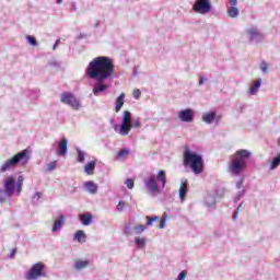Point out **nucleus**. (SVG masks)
Here are the masks:
<instances>
[{
	"label": "nucleus",
	"mask_w": 280,
	"mask_h": 280,
	"mask_svg": "<svg viewBox=\"0 0 280 280\" xmlns=\"http://www.w3.org/2000/svg\"><path fill=\"white\" fill-rule=\"evenodd\" d=\"M132 113L125 110L122 114V120L119 127V133L122 137H126L130 133V130H132Z\"/></svg>",
	"instance_id": "obj_6"
},
{
	"label": "nucleus",
	"mask_w": 280,
	"mask_h": 280,
	"mask_svg": "<svg viewBox=\"0 0 280 280\" xmlns=\"http://www.w3.org/2000/svg\"><path fill=\"white\" fill-rule=\"evenodd\" d=\"M192 10L197 14H209L213 10V5L211 4V0H196Z\"/></svg>",
	"instance_id": "obj_7"
},
{
	"label": "nucleus",
	"mask_w": 280,
	"mask_h": 280,
	"mask_svg": "<svg viewBox=\"0 0 280 280\" xmlns=\"http://www.w3.org/2000/svg\"><path fill=\"white\" fill-rule=\"evenodd\" d=\"M26 40H27V43H30L32 45V47H36L38 45L36 37H34L32 35H27Z\"/></svg>",
	"instance_id": "obj_33"
},
{
	"label": "nucleus",
	"mask_w": 280,
	"mask_h": 280,
	"mask_svg": "<svg viewBox=\"0 0 280 280\" xmlns=\"http://www.w3.org/2000/svg\"><path fill=\"white\" fill-rule=\"evenodd\" d=\"M14 255H16V248H13L9 254V259H14Z\"/></svg>",
	"instance_id": "obj_47"
},
{
	"label": "nucleus",
	"mask_w": 280,
	"mask_h": 280,
	"mask_svg": "<svg viewBox=\"0 0 280 280\" xmlns=\"http://www.w3.org/2000/svg\"><path fill=\"white\" fill-rule=\"evenodd\" d=\"M260 71H262V73H268V63L266 61H261Z\"/></svg>",
	"instance_id": "obj_40"
},
{
	"label": "nucleus",
	"mask_w": 280,
	"mask_h": 280,
	"mask_svg": "<svg viewBox=\"0 0 280 280\" xmlns=\"http://www.w3.org/2000/svg\"><path fill=\"white\" fill-rule=\"evenodd\" d=\"M156 220H159V217L156 215L154 217L147 215V226H152V223L156 222Z\"/></svg>",
	"instance_id": "obj_36"
},
{
	"label": "nucleus",
	"mask_w": 280,
	"mask_h": 280,
	"mask_svg": "<svg viewBox=\"0 0 280 280\" xmlns=\"http://www.w3.org/2000/svg\"><path fill=\"white\" fill-rule=\"evenodd\" d=\"M65 0H57L58 5H60Z\"/></svg>",
	"instance_id": "obj_59"
},
{
	"label": "nucleus",
	"mask_w": 280,
	"mask_h": 280,
	"mask_svg": "<svg viewBox=\"0 0 280 280\" xmlns=\"http://www.w3.org/2000/svg\"><path fill=\"white\" fill-rule=\"evenodd\" d=\"M125 185L128 187V189H135V179L132 178L126 179Z\"/></svg>",
	"instance_id": "obj_37"
},
{
	"label": "nucleus",
	"mask_w": 280,
	"mask_h": 280,
	"mask_svg": "<svg viewBox=\"0 0 280 280\" xmlns=\"http://www.w3.org/2000/svg\"><path fill=\"white\" fill-rule=\"evenodd\" d=\"M40 278H47V266L43 262L34 264L31 269L26 272L27 280H37Z\"/></svg>",
	"instance_id": "obj_5"
},
{
	"label": "nucleus",
	"mask_w": 280,
	"mask_h": 280,
	"mask_svg": "<svg viewBox=\"0 0 280 280\" xmlns=\"http://www.w3.org/2000/svg\"><path fill=\"white\" fill-rule=\"evenodd\" d=\"M147 226L145 225H138L133 228V231L136 232V235H141V233H143V231H145Z\"/></svg>",
	"instance_id": "obj_35"
},
{
	"label": "nucleus",
	"mask_w": 280,
	"mask_h": 280,
	"mask_svg": "<svg viewBox=\"0 0 280 280\" xmlns=\"http://www.w3.org/2000/svg\"><path fill=\"white\" fill-rule=\"evenodd\" d=\"M178 117L180 121H184L186 124H191L194 121V109L186 108L178 113Z\"/></svg>",
	"instance_id": "obj_11"
},
{
	"label": "nucleus",
	"mask_w": 280,
	"mask_h": 280,
	"mask_svg": "<svg viewBox=\"0 0 280 280\" xmlns=\"http://www.w3.org/2000/svg\"><path fill=\"white\" fill-rule=\"evenodd\" d=\"M89 266H91V261L89 260H77L73 264V269L80 272V270H84V268H89Z\"/></svg>",
	"instance_id": "obj_16"
},
{
	"label": "nucleus",
	"mask_w": 280,
	"mask_h": 280,
	"mask_svg": "<svg viewBox=\"0 0 280 280\" xmlns=\"http://www.w3.org/2000/svg\"><path fill=\"white\" fill-rule=\"evenodd\" d=\"M43 197V192H35V195L33 196V205H36V202H38V200H40V198Z\"/></svg>",
	"instance_id": "obj_38"
},
{
	"label": "nucleus",
	"mask_w": 280,
	"mask_h": 280,
	"mask_svg": "<svg viewBox=\"0 0 280 280\" xmlns=\"http://www.w3.org/2000/svg\"><path fill=\"white\" fill-rule=\"evenodd\" d=\"M186 277H187V271H182L179 272L176 280H185Z\"/></svg>",
	"instance_id": "obj_44"
},
{
	"label": "nucleus",
	"mask_w": 280,
	"mask_h": 280,
	"mask_svg": "<svg viewBox=\"0 0 280 280\" xmlns=\"http://www.w3.org/2000/svg\"><path fill=\"white\" fill-rule=\"evenodd\" d=\"M128 156H130V150L128 149H121L117 155L116 159L117 161H121V159H128Z\"/></svg>",
	"instance_id": "obj_25"
},
{
	"label": "nucleus",
	"mask_w": 280,
	"mask_h": 280,
	"mask_svg": "<svg viewBox=\"0 0 280 280\" xmlns=\"http://www.w3.org/2000/svg\"><path fill=\"white\" fill-rule=\"evenodd\" d=\"M249 156H253V153L246 149H241L235 152V154L230 156V165L228 172L233 174V176H240L244 170L247 167L246 161Z\"/></svg>",
	"instance_id": "obj_2"
},
{
	"label": "nucleus",
	"mask_w": 280,
	"mask_h": 280,
	"mask_svg": "<svg viewBox=\"0 0 280 280\" xmlns=\"http://www.w3.org/2000/svg\"><path fill=\"white\" fill-rule=\"evenodd\" d=\"M67 152H69V140L62 138L57 147V154L59 156H66Z\"/></svg>",
	"instance_id": "obj_13"
},
{
	"label": "nucleus",
	"mask_w": 280,
	"mask_h": 280,
	"mask_svg": "<svg viewBox=\"0 0 280 280\" xmlns=\"http://www.w3.org/2000/svg\"><path fill=\"white\" fill-rule=\"evenodd\" d=\"M73 240L74 242H79V244H84V242H86V233L82 230H78L74 233Z\"/></svg>",
	"instance_id": "obj_17"
},
{
	"label": "nucleus",
	"mask_w": 280,
	"mask_h": 280,
	"mask_svg": "<svg viewBox=\"0 0 280 280\" xmlns=\"http://www.w3.org/2000/svg\"><path fill=\"white\" fill-rule=\"evenodd\" d=\"M82 38H86V35H85V34H79V35H78V39H79V40H82Z\"/></svg>",
	"instance_id": "obj_57"
},
{
	"label": "nucleus",
	"mask_w": 280,
	"mask_h": 280,
	"mask_svg": "<svg viewBox=\"0 0 280 280\" xmlns=\"http://www.w3.org/2000/svg\"><path fill=\"white\" fill-rule=\"evenodd\" d=\"M243 185H244V178H242L240 182L236 183V188L242 189Z\"/></svg>",
	"instance_id": "obj_48"
},
{
	"label": "nucleus",
	"mask_w": 280,
	"mask_h": 280,
	"mask_svg": "<svg viewBox=\"0 0 280 280\" xmlns=\"http://www.w3.org/2000/svg\"><path fill=\"white\" fill-rule=\"evenodd\" d=\"M130 124L132 128H141V121L139 119H132Z\"/></svg>",
	"instance_id": "obj_41"
},
{
	"label": "nucleus",
	"mask_w": 280,
	"mask_h": 280,
	"mask_svg": "<svg viewBox=\"0 0 280 280\" xmlns=\"http://www.w3.org/2000/svg\"><path fill=\"white\" fill-rule=\"evenodd\" d=\"M58 45H60V39H57L52 46V49L56 50V47H58Z\"/></svg>",
	"instance_id": "obj_54"
},
{
	"label": "nucleus",
	"mask_w": 280,
	"mask_h": 280,
	"mask_svg": "<svg viewBox=\"0 0 280 280\" xmlns=\"http://www.w3.org/2000/svg\"><path fill=\"white\" fill-rule=\"evenodd\" d=\"M86 73L91 80H96L93 88V94L97 97L100 93H104V91L108 89V84H104V81L112 78L113 73H115L113 59L104 56L94 58L89 63Z\"/></svg>",
	"instance_id": "obj_1"
},
{
	"label": "nucleus",
	"mask_w": 280,
	"mask_h": 280,
	"mask_svg": "<svg viewBox=\"0 0 280 280\" xmlns=\"http://www.w3.org/2000/svg\"><path fill=\"white\" fill-rule=\"evenodd\" d=\"M261 86V79H257L253 85L249 88V95H257L259 93V89Z\"/></svg>",
	"instance_id": "obj_19"
},
{
	"label": "nucleus",
	"mask_w": 280,
	"mask_h": 280,
	"mask_svg": "<svg viewBox=\"0 0 280 280\" xmlns=\"http://www.w3.org/2000/svg\"><path fill=\"white\" fill-rule=\"evenodd\" d=\"M242 202L238 205V207H237V209H238V211H240V209H242Z\"/></svg>",
	"instance_id": "obj_60"
},
{
	"label": "nucleus",
	"mask_w": 280,
	"mask_h": 280,
	"mask_svg": "<svg viewBox=\"0 0 280 280\" xmlns=\"http://www.w3.org/2000/svg\"><path fill=\"white\" fill-rule=\"evenodd\" d=\"M79 220L83 226H91L93 223V214H91V212L79 214Z\"/></svg>",
	"instance_id": "obj_14"
},
{
	"label": "nucleus",
	"mask_w": 280,
	"mask_h": 280,
	"mask_svg": "<svg viewBox=\"0 0 280 280\" xmlns=\"http://www.w3.org/2000/svg\"><path fill=\"white\" fill-rule=\"evenodd\" d=\"M187 179H182V185L179 187V198L183 202V200H185V196H187Z\"/></svg>",
	"instance_id": "obj_20"
},
{
	"label": "nucleus",
	"mask_w": 280,
	"mask_h": 280,
	"mask_svg": "<svg viewBox=\"0 0 280 280\" xmlns=\"http://www.w3.org/2000/svg\"><path fill=\"white\" fill-rule=\"evenodd\" d=\"M124 235H132V223L127 222L125 223V228H124Z\"/></svg>",
	"instance_id": "obj_30"
},
{
	"label": "nucleus",
	"mask_w": 280,
	"mask_h": 280,
	"mask_svg": "<svg viewBox=\"0 0 280 280\" xmlns=\"http://www.w3.org/2000/svg\"><path fill=\"white\" fill-rule=\"evenodd\" d=\"M25 180V177H23V175H20L18 177L16 184L15 185H23V182Z\"/></svg>",
	"instance_id": "obj_45"
},
{
	"label": "nucleus",
	"mask_w": 280,
	"mask_h": 280,
	"mask_svg": "<svg viewBox=\"0 0 280 280\" xmlns=\"http://www.w3.org/2000/svg\"><path fill=\"white\" fill-rule=\"evenodd\" d=\"M229 3L232 8H235V5H237V0H229Z\"/></svg>",
	"instance_id": "obj_52"
},
{
	"label": "nucleus",
	"mask_w": 280,
	"mask_h": 280,
	"mask_svg": "<svg viewBox=\"0 0 280 280\" xmlns=\"http://www.w3.org/2000/svg\"><path fill=\"white\" fill-rule=\"evenodd\" d=\"M61 102L62 104H67V106H71L74 110L80 108V101L71 92H63L61 94Z\"/></svg>",
	"instance_id": "obj_8"
},
{
	"label": "nucleus",
	"mask_w": 280,
	"mask_h": 280,
	"mask_svg": "<svg viewBox=\"0 0 280 280\" xmlns=\"http://www.w3.org/2000/svg\"><path fill=\"white\" fill-rule=\"evenodd\" d=\"M278 145H280V137H279V139H278Z\"/></svg>",
	"instance_id": "obj_61"
},
{
	"label": "nucleus",
	"mask_w": 280,
	"mask_h": 280,
	"mask_svg": "<svg viewBox=\"0 0 280 280\" xmlns=\"http://www.w3.org/2000/svg\"><path fill=\"white\" fill-rule=\"evenodd\" d=\"M205 202H206V206L209 208L215 207V196L207 195Z\"/></svg>",
	"instance_id": "obj_28"
},
{
	"label": "nucleus",
	"mask_w": 280,
	"mask_h": 280,
	"mask_svg": "<svg viewBox=\"0 0 280 280\" xmlns=\"http://www.w3.org/2000/svg\"><path fill=\"white\" fill-rule=\"evenodd\" d=\"M77 152L79 154L77 161L79 163H84V156L86 155V153L80 149H77Z\"/></svg>",
	"instance_id": "obj_34"
},
{
	"label": "nucleus",
	"mask_w": 280,
	"mask_h": 280,
	"mask_svg": "<svg viewBox=\"0 0 280 280\" xmlns=\"http://www.w3.org/2000/svg\"><path fill=\"white\" fill-rule=\"evenodd\" d=\"M126 97V94H120L115 103V110L116 113H119V110H121L122 106H124V100Z\"/></svg>",
	"instance_id": "obj_21"
},
{
	"label": "nucleus",
	"mask_w": 280,
	"mask_h": 280,
	"mask_svg": "<svg viewBox=\"0 0 280 280\" xmlns=\"http://www.w3.org/2000/svg\"><path fill=\"white\" fill-rule=\"evenodd\" d=\"M78 10V4L75 2H72L71 11L75 12Z\"/></svg>",
	"instance_id": "obj_53"
},
{
	"label": "nucleus",
	"mask_w": 280,
	"mask_h": 280,
	"mask_svg": "<svg viewBox=\"0 0 280 280\" xmlns=\"http://www.w3.org/2000/svg\"><path fill=\"white\" fill-rule=\"evenodd\" d=\"M228 14L231 19H237V16H240V9H237V7H230Z\"/></svg>",
	"instance_id": "obj_24"
},
{
	"label": "nucleus",
	"mask_w": 280,
	"mask_h": 280,
	"mask_svg": "<svg viewBox=\"0 0 280 280\" xmlns=\"http://www.w3.org/2000/svg\"><path fill=\"white\" fill-rule=\"evenodd\" d=\"M145 238H141V237H139V236H137L136 238H135V243L138 245V248H145Z\"/></svg>",
	"instance_id": "obj_31"
},
{
	"label": "nucleus",
	"mask_w": 280,
	"mask_h": 280,
	"mask_svg": "<svg viewBox=\"0 0 280 280\" xmlns=\"http://www.w3.org/2000/svg\"><path fill=\"white\" fill-rule=\"evenodd\" d=\"M144 187L148 189L149 194H156V191H159V183L156 182V177L151 175L148 179H145Z\"/></svg>",
	"instance_id": "obj_9"
},
{
	"label": "nucleus",
	"mask_w": 280,
	"mask_h": 280,
	"mask_svg": "<svg viewBox=\"0 0 280 280\" xmlns=\"http://www.w3.org/2000/svg\"><path fill=\"white\" fill-rule=\"evenodd\" d=\"M50 66L51 67H60V63H58V61H52V62H50Z\"/></svg>",
	"instance_id": "obj_56"
},
{
	"label": "nucleus",
	"mask_w": 280,
	"mask_h": 280,
	"mask_svg": "<svg viewBox=\"0 0 280 280\" xmlns=\"http://www.w3.org/2000/svg\"><path fill=\"white\" fill-rule=\"evenodd\" d=\"M30 152L28 149H24L18 154H15L13 158L7 160L0 167V173L5 174V172H10L11 170H14L16 165L22 163V165H26V163L30 161V155L27 153Z\"/></svg>",
	"instance_id": "obj_4"
},
{
	"label": "nucleus",
	"mask_w": 280,
	"mask_h": 280,
	"mask_svg": "<svg viewBox=\"0 0 280 280\" xmlns=\"http://www.w3.org/2000/svg\"><path fill=\"white\" fill-rule=\"evenodd\" d=\"M3 189L7 194H12L14 196V190L16 189V182L13 176H8L3 180Z\"/></svg>",
	"instance_id": "obj_10"
},
{
	"label": "nucleus",
	"mask_w": 280,
	"mask_h": 280,
	"mask_svg": "<svg viewBox=\"0 0 280 280\" xmlns=\"http://www.w3.org/2000/svg\"><path fill=\"white\" fill-rule=\"evenodd\" d=\"M95 161H91L89 162L85 166H84V173L85 174H93V172L95 171Z\"/></svg>",
	"instance_id": "obj_27"
},
{
	"label": "nucleus",
	"mask_w": 280,
	"mask_h": 280,
	"mask_svg": "<svg viewBox=\"0 0 280 280\" xmlns=\"http://www.w3.org/2000/svg\"><path fill=\"white\" fill-rule=\"evenodd\" d=\"M244 194H246V190H240L237 192V195L235 196V198H234V202H237V201L242 200Z\"/></svg>",
	"instance_id": "obj_39"
},
{
	"label": "nucleus",
	"mask_w": 280,
	"mask_h": 280,
	"mask_svg": "<svg viewBox=\"0 0 280 280\" xmlns=\"http://www.w3.org/2000/svg\"><path fill=\"white\" fill-rule=\"evenodd\" d=\"M83 187L88 194H92V195L97 194L98 186L93 180L85 182L83 184Z\"/></svg>",
	"instance_id": "obj_15"
},
{
	"label": "nucleus",
	"mask_w": 280,
	"mask_h": 280,
	"mask_svg": "<svg viewBox=\"0 0 280 280\" xmlns=\"http://www.w3.org/2000/svg\"><path fill=\"white\" fill-rule=\"evenodd\" d=\"M205 84V77H200L199 79V86H202Z\"/></svg>",
	"instance_id": "obj_55"
},
{
	"label": "nucleus",
	"mask_w": 280,
	"mask_h": 280,
	"mask_svg": "<svg viewBox=\"0 0 280 280\" xmlns=\"http://www.w3.org/2000/svg\"><path fill=\"white\" fill-rule=\"evenodd\" d=\"M165 222H167V214L164 213L162 220L160 221L159 229H165Z\"/></svg>",
	"instance_id": "obj_42"
},
{
	"label": "nucleus",
	"mask_w": 280,
	"mask_h": 280,
	"mask_svg": "<svg viewBox=\"0 0 280 280\" xmlns=\"http://www.w3.org/2000/svg\"><path fill=\"white\" fill-rule=\"evenodd\" d=\"M56 165H58L57 161H52L46 165V172L51 173L56 170Z\"/></svg>",
	"instance_id": "obj_32"
},
{
	"label": "nucleus",
	"mask_w": 280,
	"mask_h": 280,
	"mask_svg": "<svg viewBox=\"0 0 280 280\" xmlns=\"http://www.w3.org/2000/svg\"><path fill=\"white\" fill-rule=\"evenodd\" d=\"M101 21H96V23L94 24V27H100V25H101Z\"/></svg>",
	"instance_id": "obj_58"
},
{
	"label": "nucleus",
	"mask_w": 280,
	"mask_h": 280,
	"mask_svg": "<svg viewBox=\"0 0 280 280\" xmlns=\"http://www.w3.org/2000/svg\"><path fill=\"white\" fill-rule=\"evenodd\" d=\"M184 165L190 167L194 174H202L205 171V161L202 155L192 152L189 148H186L184 152Z\"/></svg>",
	"instance_id": "obj_3"
},
{
	"label": "nucleus",
	"mask_w": 280,
	"mask_h": 280,
	"mask_svg": "<svg viewBox=\"0 0 280 280\" xmlns=\"http://www.w3.org/2000/svg\"><path fill=\"white\" fill-rule=\"evenodd\" d=\"M247 34L249 36V40L254 43H261V40L264 39V35L261 34V32H259V30L255 27L248 28Z\"/></svg>",
	"instance_id": "obj_12"
},
{
	"label": "nucleus",
	"mask_w": 280,
	"mask_h": 280,
	"mask_svg": "<svg viewBox=\"0 0 280 280\" xmlns=\"http://www.w3.org/2000/svg\"><path fill=\"white\" fill-rule=\"evenodd\" d=\"M280 166V153L271 161L270 170H277Z\"/></svg>",
	"instance_id": "obj_29"
},
{
	"label": "nucleus",
	"mask_w": 280,
	"mask_h": 280,
	"mask_svg": "<svg viewBox=\"0 0 280 280\" xmlns=\"http://www.w3.org/2000/svg\"><path fill=\"white\" fill-rule=\"evenodd\" d=\"M15 189L18 194H21L23 191V185L22 184H15Z\"/></svg>",
	"instance_id": "obj_46"
},
{
	"label": "nucleus",
	"mask_w": 280,
	"mask_h": 280,
	"mask_svg": "<svg viewBox=\"0 0 280 280\" xmlns=\"http://www.w3.org/2000/svg\"><path fill=\"white\" fill-rule=\"evenodd\" d=\"M139 75L138 67H133V78H137Z\"/></svg>",
	"instance_id": "obj_51"
},
{
	"label": "nucleus",
	"mask_w": 280,
	"mask_h": 280,
	"mask_svg": "<svg viewBox=\"0 0 280 280\" xmlns=\"http://www.w3.org/2000/svg\"><path fill=\"white\" fill-rule=\"evenodd\" d=\"M133 97L135 100H139V97H141V90L139 89L133 90Z\"/></svg>",
	"instance_id": "obj_43"
},
{
	"label": "nucleus",
	"mask_w": 280,
	"mask_h": 280,
	"mask_svg": "<svg viewBox=\"0 0 280 280\" xmlns=\"http://www.w3.org/2000/svg\"><path fill=\"white\" fill-rule=\"evenodd\" d=\"M238 213H240V208H237V209L234 211V214H233V217H232V219H233L234 221L237 220Z\"/></svg>",
	"instance_id": "obj_50"
},
{
	"label": "nucleus",
	"mask_w": 280,
	"mask_h": 280,
	"mask_svg": "<svg viewBox=\"0 0 280 280\" xmlns=\"http://www.w3.org/2000/svg\"><path fill=\"white\" fill-rule=\"evenodd\" d=\"M62 224H65V214H60L59 218L55 221L52 225V233L60 231V229H62Z\"/></svg>",
	"instance_id": "obj_18"
},
{
	"label": "nucleus",
	"mask_w": 280,
	"mask_h": 280,
	"mask_svg": "<svg viewBox=\"0 0 280 280\" xmlns=\"http://www.w3.org/2000/svg\"><path fill=\"white\" fill-rule=\"evenodd\" d=\"M214 119H215V113L214 112H210L208 114L202 115V120L206 124H213Z\"/></svg>",
	"instance_id": "obj_23"
},
{
	"label": "nucleus",
	"mask_w": 280,
	"mask_h": 280,
	"mask_svg": "<svg viewBox=\"0 0 280 280\" xmlns=\"http://www.w3.org/2000/svg\"><path fill=\"white\" fill-rule=\"evenodd\" d=\"M118 211H124V201H119L117 205Z\"/></svg>",
	"instance_id": "obj_49"
},
{
	"label": "nucleus",
	"mask_w": 280,
	"mask_h": 280,
	"mask_svg": "<svg viewBox=\"0 0 280 280\" xmlns=\"http://www.w3.org/2000/svg\"><path fill=\"white\" fill-rule=\"evenodd\" d=\"M158 180L162 183V189H165L167 183V177L165 176V171H160L156 176Z\"/></svg>",
	"instance_id": "obj_26"
},
{
	"label": "nucleus",
	"mask_w": 280,
	"mask_h": 280,
	"mask_svg": "<svg viewBox=\"0 0 280 280\" xmlns=\"http://www.w3.org/2000/svg\"><path fill=\"white\" fill-rule=\"evenodd\" d=\"M12 194L8 192V190L0 189V205H3L8 201V198H12Z\"/></svg>",
	"instance_id": "obj_22"
}]
</instances>
